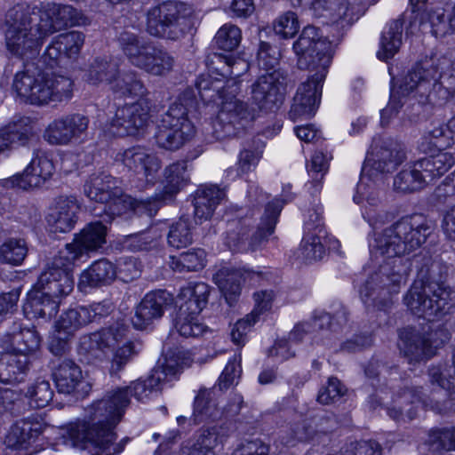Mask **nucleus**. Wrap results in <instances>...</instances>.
<instances>
[{
    "mask_svg": "<svg viewBox=\"0 0 455 455\" xmlns=\"http://www.w3.org/2000/svg\"><path fill=\"white\" fill-rule=\"evenodd\" d=\"M116 276V268L107 259L93 262L80 275L78 288L85 290L87 287H95L111 283Z\"/></svg>",
    "mask_w": 455,
    "mask_h": 455,
    "instance_id": "nucleus-37",
    "label": "nucleus"
},
{
    "mask_svg": "<svg viewBox=\"0 0 455 455\" xmlns=\"http://www.w3.org/2000/svg\"><path fill=\"white\" fill-rule=\"evenodd\" d=\"M312 7L315 12L325 11L334 20H352L350 7L347 0H313Z\"/></svg>",
    "mask_w": 455,
    "mask_h": 455,
    "instance_id": "nucleus-51",
    "label": "nucleus"
},
{
    "mask_svg": "<svg viewBox=\"0 0 455 455\" xmlns=\"http://www.w3.org/2000/svg\"><path fill=\"white\" fill-rule=\"evenodd\" d=\"M173 55L162 48H155L143 71L153 76H167L175 67Z\"/></svg>",
    "mask_w": 455,
    "mask_h": 455,
    "instance_id": "nucleus-46",
    "label": "nucleus"
},
{
    "mask_svg": "<svg viewBox=\"0 0 455 455\" xmlns=\"http://www.w3.org/2000/svg\"><path fill=\"white\" fill-rule=\"evenodd\" d=\"M242 33L238 27L232 24L223 25L215 36L217 46L224 51L231 52L238 47Z\"/></svg>",
    "mask_w": 455,
    "mask_h": 455,
    "instance_id": "nucleus-56",
    "label": "nucleus"
},
{
    "mask_svg": "<svg viewBox=\"0 0 455 455\" xmlns=\"http://www.w3.org/2000/svg\"><path fill=\"white\" fill-rule=\"evenodd\" d=\"M190 365V358L184 352L166 357L164 364L155 368L151 375L131 386L107 392L85 409V419L72 422L61 428L59 443L79 449L83 455H113L121 452L127 439L116 443L113 429L121 421L130 403V396L144 402L156 395L180 369Z\"/></svg>",
    "mask_w": 455,
    "mask_h": 455,
    "instance_id": "nucleus-1",
    "label": "nucleus"
},
{
    "mask_svg": "<svg viewBox=\"0 0 455 455\" xmlns=\"http://www.w3.org/2000/svg\"><path fill=\"white\" fill-rule=\"evenodd\" d=\"M280 52L276 47L271 46L269 44L261 42L258 51L259 67L266 72L279 70L276 67L279 64Z\"/></svg>",
    "mask_w": 455,
    "mask_h": 455,
    "instance_id": "nucleus-60",
    "label": "nucleus"
},
{
    "mask_svg": "<svg viewBox=\"0 0 455 455\" xmlns=\"http://www.w3.org/2000/svg\"><path fill=\"white\" fill-rule=\"evenodd\" d=\"M115 161L133 172L132 186L138 190H145L152 187L157 180L162 166L157 156L141 147H132L119 151L115 156Z\"/></svg>",
    "mask_w": 455,
    "mask_h": 455,
    "instance_id": "nucleus-16",
    "label": "nucleus"
},
{
    "mask_svg": "<svg viewBox=\"0 0 455 455\" xmlns=\"http://www.w3.org/2000/svg\"><path fill=\"white\" fill-rule=\"evenodd\" d=\"M34 133V124L29 117L13 118L0 127V155L28 145Z\"/></svg>",
    "mask_w": 455,
    "mask_h": 455,
    "instance_id": "nucleus-29",
    "label": "nucleus"
},
{
    "mask_svg": "<svg viewBox=\"0 0 455 455\" xmlns=\"http://www.w3.org/2000/svg\"><path fill=\"white\" fill-rule=\"evenodd\" d=\"M118 41L130 63L144 70L156 47L137 35L127 31L120 35Z\"/></svg>",
    "mask_w": 455,
    "mask_h": 455,
    "instance_id": "nucleus-32",
    "label": "nucleus"
},
{
    "mask_svg": "<svg viewBox=\"0 0 455 455\" xmlns=\"http://www.w3.org/2000/svg\"><path fill=\"white\" fill-rule=\"evenodd\" d=\"M191 226L188 220L180 218L172 225L168 234V243L177 249L187 247L192 243Z\"/></svg>",
    "mask_w": 455,
    "mask_h": 455,
    "instance_id": "nucleus-54",
    "label": "nucleus"
},
{
    "mask_svg": "<svg viewBox=\"0 0 455 455\" xmlns=\"http://www.w3.org/2000/svg\"><path fill=\"white\" fill-rule=\"evenodd\" d=\"M419 160L406 165L394 179L395 190L411 193L423 188L428 181L422 172Z\"/></svg>",
    "mask_w": 455,
    "mask_h": 455,
    "instance_id": "nucleus-39",
    "label": "nucleus"
},
{
    "mask_svg": "<svg viewBox=\"0 0 455 455\" xmlns=\"http://www.w3.org/2000/svg\"><path fill=\"white\" fill-rule=\"evenodd\" d=\"M443 74L439 73L428 63L417 64L403 79L399 88L391 89L390 100L387 107L381 110V124L387 125L395 116L402 107L400 95L403 97L412 95L419 102H438L446 100L451 95L450 89L443 86L440 80Z\"/></svg>",
    "mask_w": 455,
    "mask_h": 455,
    "instance_id": "nucleus-9",
    "label": "nucleus"
},
{
    "mask_svg": "<svg viewBox=\"0 0 455 455\" xmlns=\"http://www.w3.org/2000/svg\"><path fill=\"white\" fill-rule=\"evenodd\" d=\"M431 227L422 215L403 218L370 240L371 257L379 271L360 288V297L367 307L386 310L392 303L391 296L398 292L408 268L402 266V256L410 254L425 243Z\"/></svg>",
    "mask_w": 455,
    "mask_h": 455,
    "instance_id": "nucleus-2",
    "label": "nucleus"
},
{
    "mask_svg": "<svg viewBox=\"0 0 455 455\" xmlns=\"http://www.w3.org/2000/svg\"><path fill=\"white\" fill-rule=\"evenodd\" d=\"M421 140L420 148L424 152L431 151L435 148L443 149L452 146L444 125L435 126L427 131Z\"/></svg>",
    "mask_w": 455,
    "mask_h": 455,
    "instance_id": "nucleus-53",
    "label": "nucleus"
},
{
    "mask_svg": "<svg viewBox=\"0 0 455 455\" xmlns=\"http://www.w3.org/2000/svg\"><path fill=\"white\" fill-rule=\"evenodd\" d=\"M24 395L31 407L44 408L52 400L53 390L48 380L39 378L28 386Z\"/></svg>",
    "mask_w": 455,
    "mask_h": 455,
    "instance_id": "nucleus-48",
    "label": "nucleus"
},
{
    "mask_svg": "<svg viewBox=\"0 0 455 455\" xmlns=\"http://www.w3.org/2000/svg\"><path fill=\"white\" fill-rule=\"evenodd\" d=\"M28 355L17 352L5 353L0 357V382L17 383L21 381L28 369Z\"/></svg>",
    "mask_w": 455,
    "mask_h": 455,
    "instance_id": "nucleus-36",
    "label": "nucleus"
},
{
    "mask_svg": "<svg viewBox=\"0 0 455 455\" xmlns=\"http://www.w3.org/2000/svg\"><path fill=\"white\" fill-rule=\"evenodd\" d=\"M55 172V165L51 156L38 151L20 173L9 178L6 181L12 187L23 190L41 188L49 181Z\"/></svg>",
    "mask_w": 455,
    "mask_h": 455,
    "instance_id": "nucleus-21",
    "label": "nucleus"
},
{
    "mask_svg": "<svg viewBox=\"0 0 455 455\" xmlns=\"http://www.w3.org/2000/svg\"><path fill=\"white\" fill-rule=\"evenodd\" d=\"M331 159V155L330 153L318 150L313 154L309 164L307 165V172L312 179V183L316 188V191L320 189L322 180L328 172Z\"/></svg>",
    "mask_w": 455,
    "mask_h": 455,
    "instance_id": "nucleus-52",
    "label": "nucleus"
},
{
    "mask_svg": "<svg viewBox=\"0 0 455 455\" xmlns=\"http://www.w3.org/2000/svg\"><path fill=\"white\" fill-rule=\"evenodd\" d=\"M225 192L216 186L198 189L194 199V214L196 224L211 219L216 206L224 199Z\"/></svg>",
    "mask_w": 455,
    "mask_h": 455,
    "instance_id": "nucleus-35",
    "label": "nucleus"
},
{
    "mask_svg": "<svg viewBox=\"0 0 455 455\" xmlns=\"http://www.w3.org/2000/svg\"><path fill=\"white\" fill-rule=\"evenodd\" d=\"M84 38V35L79 31L53 37L36 63L27 62L21 70L15 73L12 91L22 100L33 105L69 100L73 96L74 83L55 68L78 57Z\"/></svg>",
    "mask_w": 455,
    "mask_h": 455,
    "instance_id": "nucleus-3",
    "label": "nucleus"
},
{
    "mask_svg": "<svg viewBox=\"0 0 455 455\" xmlns=\"http://www.w3.org/2000/svg\"><path fill=\"white\" fill-rule=\"evenodd\" d=\"M107 228L100 222H93L76 234L70 243H67L60 252L68 262H75L84 254L100 248L106 242Z\"/></svg>",
    "mask_w": 455,
    "mask_h": 455,
    "instance_id": "nucleus-24",
    "label": "nucleus"
},
{
    "mask_svg": "<svg viewBox=\"0 0 455 455\" xmlns=\"http://www.w3.org/2000/svg\"><path fill=\"white\" fill-rule=\"evenodd\" d=\"M240 363V355H235L233 359L228 361L219 379V386L220 389H228L239 379L242 373Z\"/></svg>",
    "mask_w": 455,
    "mask_h": 455,
    "instance_id": "nucleus-63",
    "label": "nucleus"
},
{
    "mask_svg": "<svg viewBox=\"0 0 455 455\" xmlns=\"http://www.w3.org/2000/svg\"><path fill=\"white\" fill-rule=\"evenodd\" d=\"M286 92V76L281 70L266 72L261 75L251 86V100L256 107V114L259 109H271L280 105Z\"/></svg>",
    "mask_w": 455,
    "mask_h": 455,
    "instance_id": "nucleus-18",
    "label": "nucleus"
},
{
    "mask_svg": "<svg viewBox=\"0 0 455 455\" xmlns=\"http://www.w3.org/2000/svg\"><path fill=\"white\" fill-rule=\"evenodd\" d=\"M200 314H192L188 307L179 310L174 327L185 338H196L207 331V327L200 321Z\"/></svg>",
    "mask_w": 455,
    "mask_h": 455,
    "instance_id": "nucleus-43",
    "label": "nucleus"
},
{
    "mask_svg": "<svg viewBox=\"0 0 455 455\" xmlns=\"http://www.w3.org/2000/svg\"><path fill=\"white\" fill-rule=\"evenodd\" d=\"M220 430L218 427L203 430L193 447L201 450L204 454L215 455L214 450L221 445L225 440V436L220 433Z\"/></svg>",
    "mask_w": 455,
    "mask_h": 455,
    "instance_id": "nucleus-57",
    "label": "nucleus"
},
{
    "mask_svg": "<svg viewBox=\"0 0 455 455\" xmlns=\"http://www.w3.org/2000/svg\"><path fill=\"white\" fill-rule=\"evenodd\" d=\"M299 28L298 17L295 12L291 11L278 16L273 23L275 33L284 39L293 37L298 33Z\"/></svg>",
    "mask_w": 455,
    "mask_h": 455,
    "instance_id": "nucleus-58",
    "label": "nucleus"
},
{
    "mask_svg": "<svg viewBox=\"0 0 455 455\" xmlns=\"http://www.w3.org/2000/svg\"><path fill=\"white\" fill-rule=\"evenodd\" d=\"M84 193L90 200L106 204L105 210L111 215L133 212L152 217L157 212L156 204L145 203L123 194L117 180L106 173H93L89 176L84 185Z\"/></svg>",
    "mask_w": 455,
    "mask_h": 455,
    "instance_id": "nucleus-12",
    "label": "nucleus"
},
{
    "mask_svg": "<svg viewBox=\"0 0 455 455\" xmlns=\"http://www.w3.org/2000/svg\"><path fill=\"white\" fill-rule=\"evenodd\" d=\"M257 322L256 315L248 314L243 319L238 320L231 330V340L238 347H243L247 341V335Z\"/></svg>",
    "mask_w": 455,
    "mask_h": 455,
    "instance_id": "nucleus-61",
    "label": "nucleus"
},
{
    "mask_svg": "<svg viewBox=\"0 0 455 455\" xmlns=\"http://www.w3.org/2000/svg\"><path fill=\"white\" fill-rule=\"evenodd\" d=\"M428 442L435 450H455V428L433 429Z\"/></svg>",
    "mask_w": 455,
    "mask_h": 455,
    "instance_id": "nucleus-62",
    "label": "nucleus"
},
{
    "mask_svg": "<svg viewBox=\"0 0 455 455\" xmlns=\"http://www.w3.org/2000/svg\"><path fill=\"white\" fill-rule=\"evenodd\" d=\"M403 22L393 20L384 28L379 43L377 57L380 60H387L395 56L402 44Z\"/></svg>",
    "mask_w": 455,
    "mask_h": 455,
    "instance_id": "nucleus-41",
    "label": "nucleus"
},
{
    "mask_svg": "<svg viewBox=\"0 0 455 455\" xmlns=\"http://www.w3.org/2000/svg\"><path fill=\"white\" fill-rule=\"evenodd\" d=\"M151 108L147 99L119 106L106 125L107 132L114 136L136 135L149 123Z\"/></svg>",
    "mask_w": 455,
    "mask_h": 455,
    "instance_id": "nucleus-17",
    "label": "nucleus"
},
{
    "mask_svg": "<svg viewBox=\"0 0 455 455\" xmlns=\"http://www.w3.org/2000/svg\"><path fill=\"white\" fill-rule=\"evenodd\" d=\"M418 392V390L404 389L396 393L391 403L387 404L388 416L397 421L414 419L419 404L427 405L426 401L419 396Z\"/></svg>",
    "mask_w": 455,
    "mask_h": 455,
    "instance_id": "nucleus-33",
    "label": "nucleus"
},
{
    "mask_svg": "<svg viewBox=\"0 0 455 455\" xmlns=\"http://www.w3.org/2000/svg\"><path fill=\"white\" fill-rule=\"evenodd\" d=\"M195 134L196 128L188 117L186 107L175 102L157 125L156 141L160 148L176 150L188 142Z\"/></svg>",
    "mask_w": 455,
    "mask_h": 455,
    "instance_id": "nucleus-15",
    "label": "nucleus"
},
{
    "mask_svg": "<svg viewBox=\"0 0 455 455\" xmlns=\"http://www.w3.org/2000/svg\"><path fill=\"white\" fill-rule=\"evenodd\" d=\"M257 277L258 274L249 270L224 267L216 272L213 280L226 300L231 303L240 294L242 283L251 282Z\"/></svg>",
    "mask_w": 455,
    "mask_h": 455,
    "instance_id": "nucleus-30",
    "label": "nucleus"
},
{
    "mask_svg": "<svg viewBox=\"0 0 455 455\" xmlns=\"http://www.w3.org/2000/svg\"><path fill=\"white\" fill-rule=\"evenodd\" d=\"M438 268L439 264L435 261L431 263L426 275L422 268L420 272L430 280L429 283L424 284L422 281H416L404 297V303L411 312L428 322L438 320L455 307V290L444 283L434 282Z\"/></svg>",
    "mask_w": 455,
    "mask_h": 455,
    "instance_id": "nucleus-11",
    "label": "nucleus"
},
{
    "mask_svg": "<svg viewBox=\"0 0 455 455\" xmlns=\"http://www.w3.org/2000/svg\"><path fill=\"white\" fill-rule=\"evenodd\" d=\"M346 389L336 378H330L327 386L323 387L318 394L317 400L323 404H329L340 398Z\"/></svg>",
    "mask_w": 455,
    "mask_h": 455,
    "instance_id": "nucleus-64",
    "label": "nucleus"
},
{
    "mask_svg": "<svg viewBox=\"0 0 455 455\" xmlns=\"http://www.w3.org/2000/svg\"><path fill=\"white\" fill-rule=\"evenodd\" d=\"M89 23V19L71 5L46 3L40 6L16 7L9 12L5 22V48L12 56L33 59L51 35Z\"/></svg>",
    "mask_w": 455,
    "mask_h": 455,
    "instance_id": "nucleus-4",
    "label": "nucleus"
},
{
    "mask_svg": "<svg viewBox=\"0 0 455 455\" xmlns=\"http://www.w3.org/2000/svg\"><path fill=\"white\" fill-rule=\"evenodd\" d=\"M193 7L185 3L167 1L148 12L147 30L158 37L180 38L192 26Z\"/></svg>",
    "mask_w": 455,
    "mask_h": 455,
    "instance_id": "nucleus-13",
    "label": "nucleus"
},
{
    "mask_svg": "<svg viewBox=\"0 0 455 455\" xmlns=\"http://www.w3.org/2000/svg\"><path fill=\"white\" fill-rule=\"evenodd\" d=\"M80 204L74 196H60L49 207L45 217L47 228L51 233H68L78 219Z\"/></svg>",
    "mask_w": 455,
    "mask_h": 455,
    "instance_id": "nucleus-23",
    "label": "nucleus"
},
{
    "mask_svg": "<svg viewBox=\"0 0 455 455\" xmlns=\"http://www.w3.org/2000/svg\"><path fill=\"white\" fill-rule=\"evenodd\" d=\"M220 412L216 406L210 401V392H200L194 403V419L201 422L207 419H217Z\"/></svg>",
    "mask_w": 455,
    "mask_h": 455,
    "instance_id": "nucleus-59",
    "label": "nucleus"
},
{
    "mask_svg": "<svg viewBox=\"0 0 455 455\" xmlns=\"http://www.w3.org/2000/svg\"><path fill=\"white\" fill-rule=\"evenodd\" d=\"M28 253V246L23 239L10 238L0 245V262L18 266Z\"/></svg>",
    "mask_w": 455,
    "mask_h": 455,
    "instance_id": "nucleus-50",
    "label": "nucleus"
},
{
    "mask_svg": "<svg viewBox=\"0 0 455 455\" xmlns=\"http://www.w3.org/2000/svg\"><path fill=\"white\" fill-rule=\"evenodd\" d=\"M440 335L443 337L440 339H433V334H430V338L426 339L413 329L406 328L399 333L398 347L410 363L419 362L435 355L437 347L448 339L447 333L443 331Z\"/></svg>",
    "mask_w": 455,
    "mask_h": 455,
    "instance_id": "nucleus-22",
    "label": "nucleus"
},
{
    "mask_svg": "<svg viewBox=\"0 0 455 455\" xmlns=\"http://www.w3.org/2000/svg\"><path fill=\"white\" fill-rule=\"evenodd\" d=\"M205 258L206 253L203 249H196L171 256L169 264L174 271H196L205 266Z\"/></svg>",
    "mask_w": 455,
    "mask_h": 455,
    "instance_id": "nucleus-47",
    "label": "nucleus"
},
{
    "mask_svg": "<svg viewBox=\"0 0 455 455\" xmlns=\"http://www.w3.org/2000/svg\"><path fill=\"white\" fill-rule=\"evenodd\" d=\"M421 12L420 25L424 28L429 27L435 36H443L451 31L455 32V5L448 19L445 18L442 8L432 11L426 7Z\"/></svg>",
    "mask_w": 455,
    "mask_h": 455,
    "instance_id": "nucleus-40",
    "label": "nucleus"
},
{
    "mask_svg": "<svg viewBox=\"0 0 455 455\" xmlns=\"http://www.w3.org/2000/svg\"><path fill=\"white\" fill-rule=\"evenodd\" d=\"M45 427L36 418L16 421L5 437L4 455H28L31 440L42 434Z\"/></svg>",
    "mask_w": 455,
    "mask_h": 455,
    "instance_id": "nucleus-25",
    "label": "nucleus"
},
{
    "mask_svg": "<svg viewBox=\"0 0 455 455\" xmlns=\"http://www.w3.org/2000/svg\"><path fill=\"white\" fill-rule=\"evenodd\" d=\"M428 183L443 175L455 163L454 157L448 152L440 151L435 156L419 160Z\"/></svg>",
    "mask_w": 455,
    "mask_h": 455,
    "instance_id": "nucleus-42",
    "label": "nucleus"
},
{
    "mask_svg": "<svg viewBox=\"0 0 455 455\" xmlns=\"http://www.w3.org/2000/svg\"><path fill=\"white\" fill-rule=\"evenodd\" d=\"M40 336L34 328H22L11 335V347L15 352L27 355L38 349Z\"/></svg>",
    "mask_w": 455,
    "mask_h": 455,
    "instance_id": "nucleus-49",
    "label": "nucleus"
},
{
    "mask_svg": "<svg viewBox=\"0 0 455 455\" xmlns=\"http://www.w3.org/2000/svg\"><path fill=\"white\" fill-rule=\"evenodd\" d=\"M209 293V286L203 282L188 283L182 287L179 293V310H181V307H188L192 314H200L207 304Z\"/></svg>",
    "mask_w": 455,
    "mask_h": 455,
    "instance_id": "nucleus-38",
    "label": "nucleus"
},
{
    "mask_svg": "<svg viewBox=\"0 0 455 455\" xmlns=\"http://www.w3.org/2000/svg\"><path fill=\"white\" fill-rule=\"evenodd\" d=\"M118 41L130 63L144 70L156 47L137 35L127 31L120 35Z\"/></svg>",
    "mask_w": 455,
    "mask_h": 455,
    "instance_id": "nucleus-31",
    "label": "nucleus"
},
{
    "mask_svg": "<svg viewBox=\"0 0 455 455\" xmlns=\"http://www.w3.org/2000/svg\"><path fill=\"white\" fill-rule=\"evenodd\" d=\"M225 65L221 78L214 77L209 82L202 79L196 83L200 92L212 91V100H221V108L214 123L215 137L218 140L235 134L256 118V109L248 108L247 104L236 98L240 90L238 77L249 69L248 62L241 58L220 57Z\"/></svg>",
    "mask_w": 455,
    "mask_h": 455,
    "instance_id": "nucleus-6",
    "label": "nucleus"
},
{
    "mask_svg": "<svg viewBox=\"0 0 455 455\" xmlns=\"http://www.w3.org/2000/svg\"><path fill=\"white\" fill-rule=\"evenodd\" d=\"M248 196L257 204H265L257 229L250 241L251 249L256 250L267 242L268 237L274 233L283 205L287 200L281 201L275 198L267 202L269 195L259 191L258 187H251L248 190Z\"/></svg>",
    "mask_w": 455,
    "mask_h": 455,
    "instance_id": "nucleus-19",
    "label": "nucleus"
},
{
    "mask_svg": "<svg viewBox=\"0 0 455 455\" xmlns=\"http://www.w3.org/2000/svg\"><path fill=\"white\" fill-rule=\"evenodd\" d=\"M187 181V163L181 161L170 164L164 170V187L163 193L143 201L145 203L150 202L152 204H156L158 210L161 202L171 200Z\"/></svg>",
    "mask_w": 455,
    "mask_h": 455,
    "instance_id": "nucleus-34",
    "label": "nucleus"
},
{
    "mask_svg": "<svg viewBox=\"0 0 455 455\" xmlns=\"http://www.w3.org/2000/svg\"><path fill=\"white\" fill-rule=\"evenodd\" d=\"M87 315L81 307L71 308L60 316L54 325L50 340V349L54 355H60L66 349L68 341L82 327L88 324Z\"/></svg>",
    "mask_w": 455,
    "mask_h": 455,
    "instance_id": "nucleus-26",
    "label": "nucleus"
},
{
    "mask_svg": "<svg viewBox=\"0 0 455 455\" xmlns=\"http://www.w3.org/2000/svg\"><path fill=\"white\" fill-rule=\"evenodd\" d=\"M338 318L337 323L333 322V317L329 313H321L315 316L312 323H304L298 324L291 331L289 336V342H298L303 339V334L310 331L311 327L315 329H324L325 327L331 328L333 331L337 330L336 325H340L341 323L346 322L345 313L342 312L340 315L336 316Z\"/></svg>",
    "mask_w": 455,
    "mask_h": 455,
    "instance_id": "nucleus-44",
    "label": "nucleus"
},
{
    "mask_svg": "<svg viewBox=\"0 0 455 455\" xmlns=\"http://www.w3.org/2000/svg\"><path fill=\"white\" fill-rule=\"evenodd\" d=\"M372 157H368L363 166L360 180L353 197L354 202L365 201L363 217L369 225L377 228L387 220V213L379 201V189L384 185V174L393 172L404 159V152L395 142H383L374 146Z\"/></svg>",
    "mask_w": 455,
    "mask_h": 455,
    "instance_id": "nucleus-7",
    "label": "nucleus"
},
{
    "mask_svg": "<svg viewBox=\"0 0 455 455\" xmlns=\"http://www.w3.org/2000/svg\"><path fill=\"white\" fill-rule=\"evenodd\" d=\"M74 263L68 262L61 252L54 257L27 294L23 312L28 318H51L57 314L61 299L74 289Z\"/></svg>",
    "mask_w": 455,
    "mask_h": 455,
    "instance_id": "nucleus-8",
    "label": "nucleus"
},
{
    "mask_svg": "<svg viewBox=\"0 0 455 455\" xmlns=\"http://www.w3.org/2000/svg\"><path fill=\"white\" fill-rule=\"evenodd\" d=\"M128 327L116 323L95 332L80 338L78 352L91 358H100L108 352H113L109 372L121 371L136 355V347L129 337Z\"/></svg>",
    "mask_w": 455,
    "mask_h": 455,
    "instance_id": "nucleus-10",
    "label": "nucleus"
},
{
    "mask_svg": "<svg viewBox=\"0 0 455 455\" xmlns=\"http://www.w3.org/2000/svg\"><path fill=\"white\" fill-rule=\"evenodd\" d=\"M89 119L81 114H70L52 120L44 132L50 145L68 146L76 142L87 131Z\"/></svg>",
    "mask_w": 455,
    "mask_h": 455,
    "instance_id": "nucleus-20",
    "label": "nucleus"
},
{
    "mask_svg": "<svg viewBox=\"0 0 455 455\" xmlns=\"http://www.w3.org/2000/svg\"><path fill=\"white\" fill-rule=\"evenodd\" d=\"M298 67L308 70L307 81L301 83L293 98L289 116L293 122L312 117L319 107L322 88L331 62V44L314 26L303 28L293 44Z\"/></svg>",
    "mask_w": 455,
    "mask_h": 455,
    "instance_id": "nucleus-5",
    "label": "nucleus"
},
{
    "mask_svg": "<svg viewBox=\"0 0 455 455\" xmlns=\"http://www.w3.org/2000/svg\"><path fill=\"white\" fill-rule=\"evenodd\" d=\"M171 294L164 291L148 293L137 306L132 323L134 328L143 330L160 318L165 307L171 303Z\"/></svg>",
    "mask_w": 455,
    "mask_h": 455,
    "instance_id": "nucleus-27",
    "label": "nucleus"
},
{
    "mask_svg": "<svg viewBox=\"0 0 455 455\" xmlns=\"http://www.w3.org/2000/svg\"><path fill=\"white\" fill-rule=\"evenodd\" d=\"M84 80L93 85L106 84L112 92L124 97H144L148 90L134 71L120 74L114 60L96 59L84 75Z\"/></svg>",
    "mask_w": 455,
    "mask_h": 455,
    "instance_id": "nucleus-14",
    "label": "nucleus"
},
{
    "mask_svg": "<svg viewBox=\"0 0 455 455\" xmlns=\"http://www.w3.org/2000/svg\"><path fill=\"white\" fill-rule=\"evenodd\" d=\"M315 435V429L311 423L302 419L291 425L286 436L283 437V441L286 445L293 446L297 443H306L310 441Z\"/></svg>",
    "mask_w": 455,
    "mask_h": 455,
    "instance_id": "nucleus-55",
    "label": "nucleus"
},
{
    "mask_svg": "<svg viewBox=\"0 0 455 455\" xmlns=\"http://www.w3.org/2000/svg\"><path fill=\"white\" fill-rule=\"evenodd\" d=\"M313 228L314 223H312L310 220L306 223V233L299 248V251L304 259L309 262L321 259L325 253L324 246L322 242L325 235L313 234Z\"/></svg>",
    "mask_w": 455,
    "mask_h": 455,
    "instance_id": "nucleus-45",
    "label": "nucleus"
},
{
    "mask_svg": "<svg viewBox=\"0 0 455 455\" xmlns=\"http://www.w3.org/2000/svg\"><path fill=\"white\" fill-rule=\"evenodd\" d=\"M56 387L62 394H85L90 385L84 379L81 367L71 360H63L52 371Z\"/></svg>",
    "mask_w": 455,
    "mask_h": 455,
    "instance_id": "nucleus-28",
    "label": "nucleus"
}]
</instances>
